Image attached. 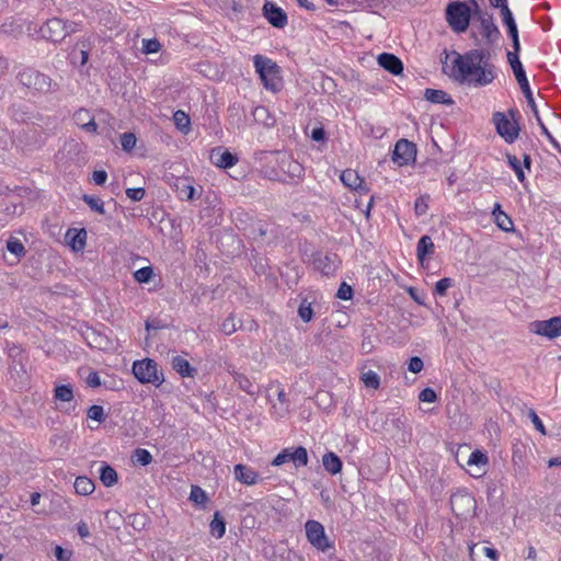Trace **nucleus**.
<instances>
[{
  "label": "nucleus",
  "mask_w": 561,
  "mask_h": 561,
  "mask_svg": "<svg viewBox=\"0 0 561 561\" xmlns=\"http://www.w3.org/2000/svg\"><path fill=\"white\" fill-rule=\"evenodd\" d=\"M451 76L456 81L473 87L490 84L495 78L490 53L484 49H472L463 55L457 54L453 60Z\"/></svg>",
  "instance_id": "1"
},
{
  "label": "nucleus",
  "mask_w": 561,
  "mask_h": 561,
  "mask_svg": "<svg viewBox=\"0 0 561 561\" xmlns=\"http://www.w3.org/2000/svg\"><path fill=\"white\" fill-rule=\"evenodd\" d=\"M133 374L141 383L159 387L164 381L163 373L158 369L157 363L151 358L134 362Z\"/></svg>",
  "instance_id": "2"
},
{
  "label": "nucleus",
  "mask_w": 561,
  "mask_h": 561,
  "mask_svg": "<svg viewBox=\"0 0 561 561\" xmlns=\"http://www.w3.org/2000/svg\"><path fill=\"white\" fill-rule=\"evenodd\" d=\"M254 67L260 75L261 80L266 89L272 91H278L280 81L278 78V67L270 58L261 55H255L253 58Z\"/></svg>",
  "instance_id": "3"
},
{
  "label": "nucleus",
  "mask_w": 561,
  "mask_h": 561,
  "mask_svg": "<svg viewBox=\"0 0 561 561\" xmlns=\"http://www.w3.org/2000/svg\"><path fill=\"white\" fill-rule=\"evenodd\" d=\"M446 20L456 33L465 32L470 22V9L465 2H453L446 9Z\"/></svg>",
  "instance_id": "4"
},
{
  "label": "nucleus",
  "mask_w": 561,
  "mask_h": 561,
  "mask_svg": "<svg viewBox=\"0 0 561 561\" xmlns=\"http://www.w3.org/2000/svg\"><path fill=\"white\" fill-rule=\"evenodd\" d=\"M18 80L24 87L46 93L54 89L56 84L51 79L33 68H25L18 73Z\"/></svg>",
  "instance_id": "5"
},
{
  "label": "nucleus",
  "mask_w": 561,
  "mask_h": 561,
  "mask_svg": "<svg viewBox=\"0 0 561 561\" xmlns=\"http://www.w3.org/2000/svg\"><path fill=\"white\" fill-rule=\"evenodd\" d=\"M306 537L308 542L319 551L327 552L333 545L328 538L323 525L314 519H309L305 524Z\"/></svg>",
  "instance_id": "6"
},
{
  "label": "nucleus",
  "mask_w": 561,
  "mask_h": 561,
  "mask_svg": "<svg viewBox=\"0 0 561 561\" xmlns=\"http://www.w3.org/2000/svg\"><path fill=\"white\" fill-rule=\"evenodd\" d=\"M450 506L457 517L466 518L476 508V500L467 492H457L450 497Z\"/></svg>",
  "instance_id": "7"
},
{
  "label": "nucleus",
  "mask_w": 561,
  "mask_h": 561,
  "mask_svg": "<svg viewBox=\"0 0 561 561\" xmlns=\"http://www.w3.org/2000/svg\"><path fill=\"white\" fill-rule=\"evenodd\" d=\"M530 331L537 335L548 339L561 336V317H553L548 320H538L530 323Z\"/></svg>",
  "instance_id": "8"
},
{
  "label": "nucleus",
  "mask_w": 561,
  "mask_h": 561,
  "mask_svg": "<svg viewBox=\"0 0 561 561\" xmlns=\"http://www.w3.org/2000/svg\"><path fill=\"white\" fill-rule=\"evenodd\" d=\"M493 122L496 127V131L506 142L512 144L518 137V125L516 122L510 121L503 113L496 112L493 114Z\"/></svg>",
  "instance_id": "9"
},
{
  "label": "nucleus",
  "mask_w": 561,
  "mask_h": 561,
  "mask_svg": "<svg viewBox=\"0 0 561 561\" xmlns=\"http://www.w3.org/2000/svg\"><path fill=\"white\" fill-rule=\"evenodd\" d=\"M41 34L47 41L60 42L67 36V23L58 18H53L41 27Z\"/></svg>",
  "instance_id": "10"
},
{
  "label": "nucleus",
  "mask_w": 561,
  "mask_h": 561,
  "mask_svg": "<svg viewBox=\"0 0 561 561\" xmlns=\"http://www.w3.org/2000/svg\"><path fill=\"white\" fill-rule=\"evenodd\" d=\"M518 84H519V88L522 90V92L524 93L526 100H527V103L528 105L530 106L535 117H536V121L538 123V125L540 126L541 128V131L543 135H546V137L548 138V140L554 145L556 147L558 146L556 139L552 137V135L550 134V131L548 130V128L546 127V125L542 123L540 116H539V112H538V108H537V105L535 103V99L533 96V92L530 90V87H529V83H528V80H527V77L517 81Z\"/></svg>",
  "instance_id": "11"
},
{
  "label": "nucleus",
  "mask_w": 561,
  "mask_h": 561,
  "mask_svg": "<svg viewBox=\"0 0 561 561\" xmlns=\"http://www.w3.org/2000/svg\"><path fill=\"white\" fill-rule=\"evenodd\" d=\"M415 154V145L407 139H400L394 146L392 160L399 165H405L414 160Z\"/></svg>",
  "instance_id": "12"
},
{
  "label": "nucleus",
  "mask_w": 561,
  "mask_h": 561,
  "mask_svg": "<svg viewBox=\"0 0 561 561\" xmlns=\"http://www.w3.org/2000/svg\"><path fill=\"white\" fill-rule=\"evenodd\" d=\"M263 14L275 27L283 28L287 24V15L284 10L272 2H266L263 5Z\"/></svg>",
  "instance_id": "13"
},
{
  "label": "nucleus",
  "mask_w": 561,
  "mask_h": 561,
  "mask_svg": "<svg viewBox=\"0 0 561 561\" xmlns=\"http://www.w3.org/2000/svg\"><path fill=\"white\" fill-rule=\"evenodd\" d=\"M209 159L213 164L222 169L231 168L238 162V158L234 154L220 147L211 149Z\"/></svg>",
  "instance_id": "14"
},
{
  "label": "nucleus",
  "mask_w": 561,
  "mask_h": 561,
  "mask_svg": "<svg viewBox=\"0 0 561 561\" xmlns=\"http://www.w3.org/2000/svg\"><path fill=\"white\" fill-rule=\"evenodd\" d=\"M313 265L323 275H332L339 265L337 256L335 254H318L313 259Z\"/></svg>",
  "instance_id": "15"
},
{
  "label": "nucleus",
  "mask_w": 561,
  "mask_h": 561,
  "mask_svg": "<svg viewBox=\"0 0 561 561\" xmlns=\"http://www.w3.org/2000/svg\"><path fill=\"white\" fill-rule=\"evenodd\" d=\"M342 183L354 191H358L362 193H367L368 187L364 183V180L358 175V173L352 169L344 170L341 174Z\"/></svg>",
  "instance_id": "16"
},
{
  "label": "nucleus",
  "mask_w": 561,
  "mask_h": 561,
  "mask_svg": "<svg viewBox=\"0 0 561 561\" xmlns=\"http://www.w3.org/2000/svg\"><path fill=\"white\" fill-rule=\"evenodd\" d=\"M66 242L75 251L81 252L87 244L85 229H68L66 232Z\"/></svg>",
  "instance_id": "17"
},
{
  "label": "nucleus",
  "mask_w": 561,
  "mask_h": 561,
  "mask_svg": "<svg viewBox=\"0 0 561 561\" xmlns=\"http://www.w3.org/2000/svg\"><path fill=\"white\" fill-rule=\"evenodd\" d=\"M233 474L236 480L247 485H253L259 480V473L252 468L242 463L234 466Z\"/></svg>",
  "instance_id": "18"
},
{
  "label": "nucleus",
  "mask_w": 561,
  "mask_h": 561,
  "mask_svg": "<svg viewBox=\"0 0 561 561\" xmlns=\"http://www.w3.org/2000/svg\"><path fill=\"white\" fill-rule=\"evenodd\" d=\"M378 64L392 75H400L403 71L402 61L393 54L382 53L378 56Z\"/></svg>",
  "instance_id": "19"
},
{
  "label": "nucleus",
  "mask_w": 561,
  "mask_h": 561,
  "mask_svg": "<svg viewBox=\"0 0 561 561\" xmlns=\"http://www.w3.org/2000/svg\"><path fill=\"white\" fill-rule=\"evenodd\" d=\"M482 34L489 43L495 42L500 37L499 27L494 24L493 18L489 14L480 16Z\"/></svg>",
  "instance_id": "20"
},
{
  "label": "nucleus",
  "mask_w": 561,
  "mask_h": 561,
  "mask_svg": "<svg viewBox=\"0 0 561 561\" xmlns=\"http://www.w3.org/2000/svg\"><path fill=\"white\" fill-rule=\"evenodd\" d=\"M488 465V457L481 450H474L469 456V459L467 460L468 467H476L477 471L472 472L471 474L473 477H480L484 473V468Z\"/></svg>",
  "instance_id": "21"
},
{
  "label": "nucleus",
  "mask_w": 561,
  "mask_h": 561,
  "mask_svg": "<svg viewBox=\"0 0 561 561\" xmlns=\"http://www.w3.org/2000/svg\"><path fill=\"white\" fill-rule=\"evenodd\" d=\"M435 245L430 236H423L420 238L416 247V256L421 264L424 263L427 256L434 254Z\"/></svg>",
  "instance_id": "22"
},
{
  "label": "nucleus",
  "mask_w": 561,
  "mask_h": 561,
  "mask_svg": "<svg viewBox=\"0 0 561 561\" xmlns=\"http://www.w3.org/2000/svg\"><path fill=\"white\" fill-rule=\"evenodd\" d=\"M174 190L178 197L182 201H192L195 196V188L187 179H176Z\"/></svg>",
  "instance_id": "23"
},
{
  "label": "nucleus",
  "mask_w": 561,
  "mask_h": 561,
  "mask_svg": "<svg viewBox=\"0 0 561 561\" xmlns=\"http://www.w3.org/2000/svg\"><path fill=\"white\" fill-rule=\"evenodd\" d=\"M492 216L494 222L501 230L508 232L514 229L512 219L501 209L500 204H495Z\"/></svg>",
  "instance_id": "24"
},
{
  "label": "nucleus",
  "mask_w": 561,
  "mask_h": 561,
  "mask_svg": "<svg viewBox=\"0 0 561 561\" xmlns=\"http://www.w3.org/2000/svg\"><path fill=\"white\" fill-rule=\"evenodd\" d=\"M322 463L324 469L331 474H337L342 470V460L336 454L332 451H329L323 455Z\"/></svg>",
  "instance_id": "25"
},
{
  "label": "nucleus",
  "mask_w": 561,
  "mask_h": 561,
  "mask_svg": "<svg viewBox=\"0 0 561 561\" xmlns=\"http://www.w3.org/2000/svg\"><path fill=\"white\" fill-rule=\"evenodd\" d=\"M424 98L434 104H447L450 105L454 103L451 98L444 92L443 90H436V89H426L424 91Z\"/></svg>",
  "instance_id": "26"
},
{
  "label": "nucleus",
  "mask_w": 561,
  "mask_h": 561,
  "mask_svg": "<svg viewBox=\"0 0 561 561\" xmlns=\"http://www.w3.org/2000/svg\"><path fill=\"white\" fill-rule=\"evenodd\" d=\"M172 368L182 377H192L195 371L191 364L182 356L172 358Z\"/></svg>",
  "instance_id": "27"
},
{
  "label": "nucleus",
  "mask_w": 561,
  "mask_h": 561,
  "mask_svg": "<svg viewBox=\"0 0 561 561\" xmlns=\"http://www.w3.org/2000/svg\"><path fill=\"white\" fill-rule=\"evenodd\" d=\"M254 121L266 127H272L275 124V118L271 116L268 110L265 106H256L253 112Z\"/></svg>",
  "instance_id": "28"
},
{
  "label": "nucleus",
  "mask_w": 561,
  "mask_h": 561,
  "mask_svg": "<svg viewBox=\"0 0 561 561\" xmlns=\"http://www.w3.org/2000/svg\"><path fill=\"white\" fill-rule=\"evenodd\" d=\"M210 534L217 539L222 538L226 534V522L219 512H215L214 518L209 524Z\"/></svg>",
  "instance_id": "29"
},
{
  "label": "nucleus",
  "mask_w": 561,
  "mask_h": 561,
  "mask_svg": "<svg viewBox=\"0 0 561 561\" xmlns=\"http://www.w3.org/2000/svg\"><path fill=\"white\" fill-rule=\"evenodd\" d=\"M518 51H508L507 53V60L512 67V70L514 72V76L517 81L526 78V72L523 68V65L518 58Z\"/></svg>",
  "instance_id": "30"
},
{
  "label": "nucleus",
  "mask_w": 561,
  "mask_h": 561,
  "mask_svg": "<svg viewBox=\"0 0 561 561\" xmlns=\"http://www.w3.org/2000/svg\"><path fill=\"white\" fill-rule=\"evenodd\" d=\"M100 480L105 486H113L117 482V472L108 465L100 468Z\"/></svg>",
  "instance_id": "31"
},
{
  "label": "nucleus",
  "mask_w": 561,
  "mask_h": 561,
  "mask_svg": "<svg viewBox=\"0 0 561 561\" xmlns=\"http://www.w3.org/2000/svg\"><path fill=\"white\" fill-rule=\"evenodd\" d=\"M75 490L78 494L88 495L94 491V483L87 477H78L75 481Z\"/></svg>",
  "instance_id": "32"
},
{
  "label": "nucleus",
  "mask_w": 561,
  "mask_h": 561,
  "mask_svg": "<svg viewBox=\"0 0 561 561\" xmlns=\"http://www.w3.org/2000/svg\"><path fill=\"white\" fill-rule=\"evenodd\" d=\"M232 376L240 389H242L248 394H251V396L256 394V391L254 389L252 381L245 375L238 373V371H232Z\"/></svg>",
  "instance_id": "33"
},
{
  "label": "nucleus",
  "mask_w": 561,
  "mask_h": 561,
  "mask_svg": "<svg viewBox=\"0 0 561 561\" xmlns=\"http://www.w3.org/2000/svg\"><path fill=\"white\" fill-rule=\"evenodd\" d=\"M291 462L296 467H304L308 463V453L305 447H296L291 449Z\"/></svg>",
  "instance_id": "34"
},
{
  "label": "nucleus",
  "mask_w": 561,
  "mask_h": 561,
  "mask_svg": "<svg viewBox=\"0 0 561 561\" xmlns=\"http://www.w3.org/2000/svg\"><path fill=\"white\" fill-rule=\"evenodd\" d=\"M501 15L503 19V23L507 26L508 35L511 36V35H515L516 33H518L517 25L515 23L513 13L508 7H505L501 11Z\"/></svg>",
  "instance_id": "35"
},
{
  "label": "nucleus",
  "mask_w": 561,
  "mask_h": 561,
  "mask_svg": "<svg viewBox=\"0 0 561 561\" xmlns=\"http://www.w3.org/2000/svg\"><path fill=\"white\" fill-rule=\"evenodd\" d=\"M56 400H59L61 402H70L73 399V391L71 386L69 385H61L55 388V394Z\"/></svg>",
  "instance_id": "36"
},
{
  "label": "nucleus",
  "mask_w": 561,
  "mask_h": 561,
  "mask_svg": "<svg viewBox=\"0 0 561 561\" xmlns=\"http://www.w3.org/2000/svg\"><path fill=\"white\" fill-rule=\"evenodd\" d=\"M174 124L176 128H179L183 133H187L190 130V117L188 115L179 110L173 115Z\"/></svg>",
  "instance_id": "37"
},
{
  "label": "nucleus",
  "mask_w": 561,
  "mask_h": 561,
  "mask_svg": "<svg viewBox=\"0 0 561 561\" xmlns=\"http://www.w3.org/2000/svg\"><path fill=\"white\" fill-rule=\"evenodd\" d=\"M507 163L514 170L518 181L523 183L525 181L526 176H525L524 169H523V165H522V162L519 161V159L516 156L507 154Z\"/></svg>",
  "instance_id": "38"
},
{
  "label": "nucleus",
  "mask_w": 561,
  "mask_h": 561,
  "mask_svg": "<svg viewBox=\"0 0 561 561\" xmlns=\"http://www.w3.org/2000/svg\"><path fill=\"white\" fill-rule=\"evenodd\" d=\"M7 249L9 252L14 254L18 259L25 254V249H24V245L22 244V242L19 239L13 238V237H11L8 240Z\"/></svg>",
  "instance_id": "39"
},
{
  "label": "nucleus",
  "mask_w": 561,
  "mask_h": 561,
  "mask_svg": "<svg viewBox=\"0 0 561 561\" xmlns=\"http://www.w3.org/2000/svg\"><path fill=\"white\" fill-rule=\"evenodd\" d=\"M362 380L367 388H371V389L379 388L380 379H379V376L377 375V373H375L374 370H368V371L364 373L362 375Z\"/></svg>",
  "instance_id": "40"
},
{
  "label": "nucleus",
  "mask_w": 561,
  "mask_h": 561,
  "mask_svg": "<svg viewBox=\"0 0 561 561\" xmlns=\"http://www.w3.org/2000/svg\"><path fill=\"white\" fill-rule=\"evenodd\" d=\"M190 500L195 504L201 505L208 501V496L202 488L193 485L190 493Z\"/></svg>",
  "instance_id": "41"
},
{
  "label": "nucleus",
  "mask_w": 561,
  "mask_h": 561,
  "mask_svg": "<svg viewBox=\"0 0 561 561\" xmlns=\"http://www.w3.org/2000/svg\"><path fill=\"white\" fill-rule=\"evenodd\" d=\"M152 276L153 268L151 266L141 267L134 273L135 280L140 284L149 283Z\"/></svg>",
  "instance_id": "42"
},
{
  "label": "nucleus",
  "mask_w": 561,
  "mask_h": 561,
  "mask_svg": "<svg viewBox=\"0 0 561 561\" xmlns=\"http://www.w3.org/2000/svg\"><path fill=\"white\" fill-rule=\"evenodd\" d=\"M298 314L304 322L307 323V322L311 321V319L313 317V310L311 308V302H309L307 299H302V301L298 308Z\"/></svg>",
  "instance_id": "43"
},
{
  "label": "nucleus",
  "mask_w": 561,
  "mask_h": 561,
  "mask_svg": "<svg viewBox=\"0 0 561 561\" xmlns=\"http://www.w3.org/2000/svg\"><path fill=\"white\" fill-rule=\"evenodd\" d=\"M134 460L141 466H147L152 461V456L147 449L138 448L135 450Z\"/></svg>",
  "instance_id": "44"
},
{
  "label": "nucleus",
  "mask_w": 561,
  "mask_h": 561,
  "mask_svg": "<svg viewBox=\"0 0 561 561\" xmlns=\"http://www.w3.org/2000/svg\"><path fill=\"white\" fill-rule=\"evenodd\" d=\"M83 201L91 207V209L95 210L99 214H104V203L102 199L89 195L83 196Z\"/></svg>",
  "instance_id": "45"
},
{
  "label": "nucleus",
  "mask_w": 561,
  "mask_h": 561,
  "mask_svg": "<svg viewBox=\"0 0 561 561\" xmlns=\"http://www.w3.org/2000/svg\"><path fill=\"white\" fill-rule=\"evenodd\" d=\"M121 145L123 150L130 151L136 146V136L131 133H124L121 136Z\"/></svg>",
  "instance_id": "46"
},
{
  "label": "nucleus",
  "mask_w": 561,
  "mask_h": 561,
  "mask_svg": "<svg viewBox=\"0 0 561 561\" xmlns=\"http://www.w3.org/2000/svg\"><path fill=\"white\" fill-rule=\"evenodd\" d=\"M161 48V45L158 39H144L142 41V51L145 54H154L158 53Z\"/></svg>",
  "instance_id": "47"
},
{
  "label": "nucleus",
  "mask_w": 561,
  "mask_h": 561,
  "mask_svg": "<svg viewBox=\"0 0 561 561\" xmlns=\"http://www.w3.org/2000/svg\"><path fill=\"white\" fill-rule=\"evenodd\" d=\"M88 417L98 422H103L105 419L104 410L101 405H91L88 410Z\"/></svg>",
  "instance_id": "48"
},
{
  "label": "nucleus",
  "mask_w": 561,
  "mask_h": 561,
  "mask_svg": "<svg viewBox=\"0 0 561 561\" xmlns=\"http://www.w3.org/2000/svg\"><path fill=\"white\" fill-rule=\"evenodd\" d=\"M291 461V448L283 449L272 461L273 466H282Z\"/></svg>",
  "instance_id": "49"
},
{
  "label": "nucleus",
  "mask_w": 561,
  "mask_h": 561,
  "mask_svg": "<svg viewBox=\"0 0 561 561\" xmlns=\"http://www.w3.org/2000/svg\"><path fill=\"white\" fill-rule=\"evenodd\" d=\"M277 399L280 403V411L277 412V416L283 417L284 415H286L288 413V402H287V397H286L284 389H278Z\"/></svg>",
  "instance_id": "50"
},
{
  "label": "nucleus",
  "mask_w": 561,
  "mask_h": 561,
  "mask_svg": "<svg viewBox=\"0 0 561 561\" xmlns=\"http://www.w3.org/2000/svg\"><path fill=\"white\" fill-rule=\"evenodd\" d=\"M427 199L428 197L421 196L415 201L414 210L417 216H423L424 214H426L428 209Z\"/></svg>",
  "instance_id": "51"
},
{
  "label": "nucleus",
  "mask_w": 561,
  "mask_h": 561,
  "mask_svg": "<svg viewBox=\"0 0 561 561\" xmlns=\"http://www.w3.org/2000/svg\"><path fill=\"white\" fill-rule=\"evenodd\" d=\"M528 417L530 419L531 423L534 424L535 428L539 431L541 434H546V428L542 423V421L539 419L535 410L529 409L528 411Z\"/></svg>",
  "instance_id": "52"
},
{
  "label": "nucleus",
  "mask_w": 561,
  "mask_h": 561,
  "mask_svg": "<svg viewBox=\"0 0 561 561\" xmlns=\"http://www.w3.org/2000/svg\"><path fill=\"white\" fill-rule=\"evenodd\" d=\"M419 400L422 402L432 403L437 400V396L432 388H425L420 392Z\"/></svg>",
  "instance_id": "53"
},
{
  "label": "nucleus",
  "mask_w": 561,
  "mask_h": 561,
  "mask_svg": "<svg viewBox=\"0 0 561 561\" xmlns=\"http://www.w3.org/2000/svg\"><path fill=\"white\" fill-rule=\"evenodd\" d=\"M336 296L342 300H350L353 296V289L346 283H342L339 287Z\"/></svg>",
  "instance_id": "54"
},
{
  "label": "nucleus",
  "mask_w": 561,
  "mask_h": 561,
  "mask_svg": "<svg viewBox=\"0 0 561 561\" xmlns=\"http://www.w3.org/2000/svg\"><path fill=\"white\" fill-rule=\"evenodd\" d=\"M450 286H451L450 278H447V277L442 278L435 285V293L439 296H444Z\"/></svg>",
  "instance_id": "55"
},
{
  "label": "nucleus",
  "mask_w": 561,
  "mask_h": 561,
  "mask_svg": "<svg viewBox=\"0 0 561 561\" xmlns=\"http://www.w3.org/2000/svg\"><path fill=\"white\" fill-rule=\"evenodd\" d=\"M126 195L128 198H130L133 202H139L145 196V188L137 187V188H127Z\"/></svg>",
  "instance_id": "56"
},
{
  "label": "nucleus",
  "mask_w": 561,
  "mask_h": 561,
  "mask_svg": "<svg viewBox=\"0 0 561 561\" xmlns=\"http://www.w3.org/2000/svg\"><path fill=\"white\" fill-rule=\"evenodd\" d=\"M423 360L420 357L414 356L410 359L408 369L411 373L417 374L423 369Z\"/></svg>",
  "instance_id": "57"
},
{
  "label": "nucleus",
  "mask_w": 561,
  "mask_h": 561,
  "mask_svg": "<svg viewBox=\"0 0 561 561\" xmlns=\"http://www.w3.org/2000/svg\"><path fill=\"white\" fill-rule=\"evenodd\" d=\"M236 330L237 328L233 318H227L221 324V331L227 335L232 334Z\"/></svg>",
  "instance_id": "58"
},
{
  "label": "nucleus",
  "mask_w": 561,
  "mask_h": 561,
  "mask_svg": "<svg viewBox=\"0 0 561 561\" xmlns=\"http://www.w3.org/2000/svg\"><path fill=\"white\" fill-rule=\"evenodd\" d=\"M55 557L58 561H70L71 551L62 549L60 546L55 547Z\"/></svg>",
  "instance_id": "59"
},
{
  "label": "nucleus",
  "mask_w": 561,
  "mask_h": 561,
  "mask_svg": "<svg viewBox=\"0 0 561 561\" xmlns=\"http://www.w3.org/2000/svg\"><path fill=\"white\" fill-rule=\"evenodd\" d=\"M107 173L104 170L93 172V181L96 185H103L106 182Z\"/></svg>",
  "instance_id": "60"
},
{
  "label": "nucleus",
  "mask_w": 561,
  "mask_h": 561,
  "mask_svg": "<svg viewBox=\"0 0 561 561\" xmlns=\"http://www.w3.org/2000/svg\"><path fill=\"white\" fill-rule=\"evenodd\" d=\"M87 383L90 387H99L101 385L100 377L96 371H91L87 377Z\"/></svg>",
  "instance_id": "61"
},
{
  "label": "nucleus",
  "mask_w": 561,
  "mask_h": 561,
  "mask_svg": "<svg viewBox=\"0 0 561 561\" xmlns=\"http://www.w3.org/2000/svg\"><path fill=\"white\" fill-rule=\"evenodd\" d=\"M311 138L314 141H323L325 138V131L322 127H317L311 130Z\"/></svg>",
  "instance_id": "62"
},
{
  "label": "nucleus",
  "mask_w": 561,
  "mask_h": 561,
  "mask_svg": "<svg viewBox=\"0 0 561 561\" xmlns=\"http://www.w3.org/2000/svg\"><path fill=\"white\" fill-rule=\"evenodd\" d=\"M78 534L81 538H87L90 536V530L88 525L84 522H80L77 526Z\"/></svg>",
  "instance_id": "63"
},
{
  "label": "nucleus",
  "mask_w": 561,
  "mask_h": 561,
  "mask_svg": "<svg viewBox=\"0 0 561 561\" xmlns=\"http://www.w3.org/2000/svg\"><path fill=\"white\" fill-rule=\"evenodd\" d=\"M288 171L293 175H300V173L302 172V167L296 161H290L288 165Z\"/></svg>",
  "instance_id": "64"
}]
</instances>
